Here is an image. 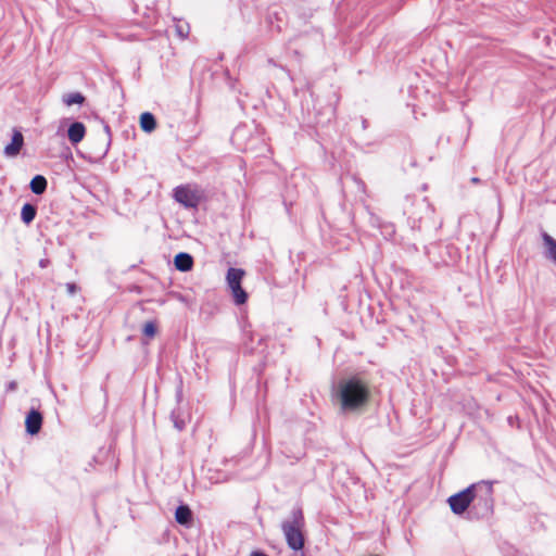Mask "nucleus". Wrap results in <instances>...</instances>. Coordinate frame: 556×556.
I'll return each instance as SVG.
<instances>
[{
    "label": "nucleus",
    "instance_id": "13",
    "mask_svg": "<svg viewBox=\"0 0 556 556\" xmlns=\"http://www.w3.org/2000/svg\"><path fill=\"white\" fill-rule=\"evenodd\" d=\"M542 239L546 247V257L556 263V240L547 232L542 233Z\"/></svg>",
    "mask_w": 556,
    "mask_h": 556
},
{
    "label": "nucleus",
    "instance_id": "12",
    "mask_svg": "<svg viewBox=\"0 0 556 556\" xmlns=\"http://www.w3.org/2000/svg\"><path fill=\"white\" fill-rule=\"evenodd\" d=\"M47 185H48V182H47V179L45 176L36 175L30 180L29 188L33 193L40 195L46 191Z\"/></svg>",
    "mask_w": 556,
    "mask_h": 556
},
{
    "label": "nucleus",
    "instance_id": "20",
    "mask_svg": "<svg viewBox=\"0 0 556 556\" xmlns=\"http://www.w3.org/2000/svg\"><path fill=\"white\" fill-rule=\"evenodd\" d=\"M65 287H66L67 292L72 295L75 294L77 291V286L73 282H67Z\"/></svg>",
    "mask_w": 556,
    "mask_h": 556
},
{
    "label": "nucleus",
    "instance_id": "2",
    "mask_svg": "<svg viewBox=\"0 0 556 556\" xmlns=\"http://www.w3.org/2000/svg\"><path fill=\"white\" fill-rule=\"evenodd\" d=\"M304 528L303 510L301 507H294L288 519L281 522V531L290 549L294 552L303 549L305 543Z\"/></svg>",
    "mask_w": 556,
    "mask_h": 556
},
{
    "label": "nucleus",
    "instance_id": "16",
    "mask_svg": "<svg viewBox=\"0 0 556 556\" xmlns=\"http://www.w3.org/2000/svg\"><path fill=\"white\" fill-rule=\"evenodd\" d=\"M236 304L241 305L247 302L248 294L242 289L241 285L230 288Z\"/></svg>",
    "mask_w": 556,
    "mask_h": 556
},
{
    "label": "nucleus",
    "instance_id": "1",
    "mask_svg": "<svg viewBox=\"0 0 556 556\" xmlns=\"http://www.w3.org/2000/svg\"><path fill=\"white\" fill-rule=\"evenodd\" d=\"M343 413L362 412L370 400V387L359 375H353L339 381L336 392Z\"/></svg>",
    "mask_w": 556,
    "mask_h": 556
},
{
    "label": "nucleus",
    "instance_id": "7",
    "mask_svg": "<svg viewBox=\"0 0 556 556\" xmlns=\"http://www.w3.org/2000/svg\"><path fill=\"white\" fill-rule=\"evenodd\" d=\"M23 144H24V137H23L22 132H20L18 130H15L13 132L11 142L5 146L3 152L7 156L14 157L20 153Z\"/></svg>",
    "mask_w": 556,
    "mask_h": 556
},
{
    "label": "nucleus",
    "instance_id": "5",
    "mask_svg": "<svg viewBox=\"0 0 556 556\" xmlns=\"http://www.w3.org/2000/svg\"><path fill=\"white\" fill-rule=\"evenodd\" d=\"M174 199L186 208H197L201 200L197 190L188 186L176 187L174 190Z\"/></svg>",
    "mask_w": 556,
    "mask_h": 556
},
{
    "label": "nucleus",
    "instance_id": "26",
    "mask_svg": "<svg viewBox=\"0 0 556 556\" xmlns=\"http://www.w3.org/2000/svg\"><path fill=\"white\" fill-rule=\"evenodd\" d=\"M104 130L106 131V134H110V127H109V125H104Z\"/></svg>",
    "mask_w": 556,
    "mask_h": 556
},
{
    "label": "nucleus",
    "instance_id": "17",
    "mask_svg": "<svg viewBox=\"0 0 556 556\" xmlns=\"http://www.w3.org/2000/svg\"><path fill=\"white\" fill-rule=\"evenodd\" d=\"M63 102L66 105L83 104L85 97L80 92H72L63 97Z\"/></svg>",
    "mask_w": 556,
    "mask_h": 556
},
{
    "label": "nucleus",
    "instance_id": "15",
    "mask_svg": "<svg viewBox=\"0 0 556 556\" xmlns=\"http://www.w3.org/2000/svg\"><path fill=\"white\" fill-rule=\"evenodd\" d=\"M37 214V208L30 203H25L21 211V218L25 224H30Z\"/></svg>",
    "mask_w": 556,
    "mask_h": 556
},
{
    "label": "nucleus",
    "instance_id": "24",
    "mask_svg": "<svg viewBox=\"0 0 556 556\" xmlns=\"http://www.w3.org/2000/svg\"><path fill=\"white\" fill-rule=\"evenodd\" d=\"M250 556H267L265 553L260 551H253Z\"/></svg>",
    "mask_w": 556,
    "mask_h": 556
},
{
    "label": "nucleus",
    "instance_id": "6",
    "mask_svg": "<svg viewBox=\"0 0 556 556\" xmlns=\"http://www.w3.org/2000/svg\"><path fill=\"white\" fill-rule=\"evenodd\" d=\"M42 414L38 409L31 408L25 418L26 432L30 435L37 434L42 427Z\"/></svg>",
    "mask_w": 556,
    "mask_h": 556
},
{
    "label": "nucleus",
    "instance_id": "4",
    "mask_svg": "<svg viewBox=\"0 0 556 556\" xmlns=\"http://www.w3.org/2000/svg\"><path fill=\"white\" fill-rule=\"evenodd\" d=\"M476 490V485L470 484L465 490L453 494L448 497L447 502L450 504L451 510L455 515H462L466 510L470 509V504L472 502V492Z\"/></svg>",
    "mask_w": 556,
    "mask_h": 556
},
{
    "label": "nucleus",
    "instance_id": "9",
    "mask_svg": "<svg viewBox=\"0 0 556 556\" xmlns=\"http://www.w3.org/2000/svg\"><path fill=\"white\" fill-rule=\"evenodd\" d=\"M175 267L180 271H188L193 266V258L189 253L180 252L174 258Z\"/></svg>",
    "mask_w": 556,
    "mask_h": 556
},
{
    "label": "nucleus",
    "instance_id": "25",
    "mask_svg": "<svg viewBox=\"0 0 556 556\" xmlns=\"http://www.w3.org/2000/svg\"><path fill=\"white\" fill-rule=\"evenodd\" d=\"M471 182L472 184H479L480 182V179L478 177H472L471 178Z\"/></svg>",
    "mask_w": 556,
    "mask_h": 556
},
{
    "label": "nucleus",
    "instance_id": "27",
    "mask_svg": "<svg viewBox=\"0 0 556 556\" xmlns=\"http://www.w3.org/2000/svg\"><path fill=\"white\" fill-rule=\"evenodd\" d=\"M390 228H391V229H390V233H393V232H394L393 227H390Z\"/></svg>",
    "mask_w": 556,
    "mask_h": 556
},
{
    "label": "nucleus",
    "instance_id": "8",
    "mask_svg": "<svg viewBox=\"0 0 556 556\" xmlns=\"http://www.w3.org/2000/svg\"><path fill=\"white\" fill-rule=\"evenodd\" d=\"M86 134V127L81 122H74L67 130L68 140L73 144L79 143Z\"/></svg>",
    "mask_w": 556,
    "mask_h": 556
},
{
    "label": "nucleus",
    "instance_id": "21",
    "mask_svg": "<svg viewBox=\"0 0 556 556\" xmlns=\"http://www.w3.org/2000/svg\"><path fill=\"white\" fill-rule=\"evenodd\" d=\"M176 399H177V402H178V403L182 400V388H181V384H180V386H179V388L177 389V392H176Z\"/></svg>",
    "mask_w": 556,
    "mask_h": 556
},
{
    "label": "nucleus",
    "instance_id": "23",
    "mask_svg": "<svg viewBox=\"0 0 556 556\" xmlns=\"http://www.w3.org/2000/svg\"><path fill=\"white\" fill-rule=\"evenodd\" d=\"M48 265H49V260H48V258H41V260L39 261V266H40L41 268H46Z\"/></svg>",
    "mask_w": 556,
    "mask_h": 556
},
{
    "label": "nucleus",
    "instance_id": "10",
    "mask_svg": "<svg viewBox=\"0 0 556 556\" xmlns=\"http://www.w3.org/2000/svg\"><path fill=\"white\" fill-rule=\"evenodd\" d=\"M175 519L179 525L189 527L192 522V511L188 505H179L175 511Z\"/></svg>",
    "mask_w": 556,
    "mask_h": 556
},
{
    "label": "nucleus",
    "instance_id": "11",
    "mask_svg": "<svg viewBox=\"0 0 556 556\" xmlns=\"http://www.w3.org/2000/svg\"><path fill=\"white\" fill-rule=\"evenodd\" d=\"M244 274H245L244 270L241 268L230 267L227 270V276H226V280H227V285H228L229 289L241 285Z\"/></svg>",
    "mask_w": 556,
    "mask_h": 556
},
{
    "label": "nucleus",
    "instance_id": "14",
    "mask_svg": "<svg viewBox=\"0 0 556 556\" xmlns=\"http://www.w3.org/2000/svg\"><path fill=\"white\" fill-rule=\"evenodd\" d=\"M140 127L146 132H151L156 127V121L152 113L144 112L140 115Z\"/></svg>",
    "mask_w": 556,
    "mask_h": 556
},
{
    "label": "nucleus",
    "instance_id": "18",
    "mask_svg": "<svg viewBox=\"0 0 556 556\" xmlns=\"http://www.w3.org/2000/svg\"><path fill=\"white\" fill-rule=\"evenodd\" d=\"M170 419L174 424V427L178 430V431H181L185 429L186 427V420L185 418L181 417L180 415V410L179 409H174L172 413H170Z\"/></svg>",
    "mask_w": 556,
    "mask_h": 556
},
{
    "label": "nucleus",
    "instance_id": "22",
    "mask_svg": "<svg viewBox=\"0 0 556 556\" xmlns=\"http://www.w3.org/2000/svg\"><path fill=\"white\" fill-rule=\"evenodd\" d=\"M177 33L178 35L181 37V38H186L187 35H188V30L187 31H184L182 27L181 26H177Z\"/></svg>",
    "mask_w": 556,
    "mask_h": 556
},
{
    "label": "nucleus",
    "instance_id": "19",
    "mask_svg": "<svg viewBox=\"0 0 556 556\" xmlns=\"http://www.w3.org/2000/svg\"><path fill=\"white\" fill-rule=\"evenodd\" d=\"M142 332L146 337L148 338H153L156 333V325L154 321L150 320V321H147L144 325H143V328H142Z\"/></svg>",
    "mask_w": 556,
    "mask_h": 556
},
{
    "label": "nucleus",
    "instance_id": "3",
    "mask_svg": "<svg viewBox=\"0 0 556 556\" xmlns=\"http://www.w3.org/2000/svg\"><path fill=\"white\" fill-rule=\"evenodd\" d=\"M472 502L468 515L470 519H484L493 514L494 498L493 484L489 481L473 483Z\"/></svg>",
    "mask_w": 556,
    "mask_h": 556
}]
</instances>
